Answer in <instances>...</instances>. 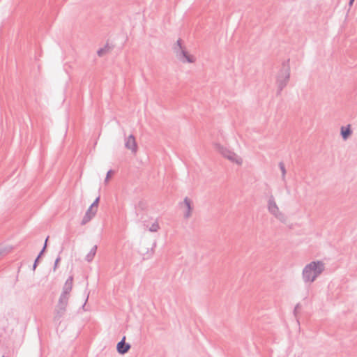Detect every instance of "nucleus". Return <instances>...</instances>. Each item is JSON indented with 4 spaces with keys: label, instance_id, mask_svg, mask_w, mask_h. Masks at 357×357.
I'll use <instances>...</instances> for the list:
<instances>
[{
    "label": "nucleus",
    "instance_id": "nucleus-2",
    "mask_svg": "<svg viewBox=\"0 0 357 357\" xmlns=\"http://www.w3.org/2000/svg\"><path fill=\"white\" fill-rule=\"evenodd\" d=\"M215 148L218 152L231 164L238 167L243 165V158L230 147L216 144Z\"/></svg>",
    "mask_w": 357,
    "mask_h": 357
},
{
    "label": "nucleus",
    "instance_id": "nucleus-13",
    "mask_svg": "<svg viewBox=\"0 0 357 357\" xmlns=\"http://www.w3.org/2000/svg\"><path fill=\"white\" fill-rule=\"evenodd\" d=\"M281 172H282V177L283 179H284L286 176V169L283 163H280L279 165Z\"/></svg>",
    "mask_w": 357,
    "mask_h": 357
},
{
    "label": "nucleus",
    "instance_id": "nucleus-9",
    "mask_svg": "<svg viewBox=\"0 0 357 357\" xmlns=\"http://www.w3.org/2000/svg\"><path fill=\"white\" fill-rule=\"evenodd\" d=\"M182 208L183 210L184 215L188 218L191 215L192 212V202L191 200L185 197L182 204Z\"/></svg>",
    "mask_w": 357,
    "mask_h": 357
},
{
    "label": "nucleus",
    "instance_id": "nucleus-6",
    "mask_svg": "<svg viewBox=\"0 0 357 357\" xmlns=\"http://www.w3.org/2000/svg\"><path fill=\"white\" fill-rule=\"evenodd\" d=\"M268 209L271 213H272L275 217L280 220H282L284 218V215L280 211L278 206L277 205L273 197L269 199L268 202Z\"/></svg>",
    "mask_w": 357,
    "mask_h": 357
},
{
    "label": "nucleus",
    "instance_id": "nucleus-10",
    "mask_svg": "<svg viewBox=\"0 0 357 357\" xmlns=\"http://www.w3.org/2000/svg\"><path fill=\"white\" fill-rule=\"evenodd\" d=\"M126 337H123L122 340L117 344V351L119 353L123 354L130 349V344L125 343Z\"/></svg>",
    "mask_w": 357,
    "mask_h": 357
},
{
    "label": "nucleus",
    "instance_id": "nucleus-17",
    "mask_svg": "<svg viewBox=\"0 0 357 357\" xmlns=\"http://www.w3.org/2000/svg\"><path fill=\"white\" fill-rule=\"evenodd\" d=\"M2 357H4V356H2Z\"/></svg>",
    "mask_w": 357,
    "mask_h": 357
},
{
    "label": "nucleus",
    "instance_id": "nucleus-4",
    "mask_svg": "<svg viewBox=\"0 0 357 357\" xmlns=\"http://www.w3.org/2000/svg\"><path fill=\"white\" fill-rule=\"evenodd\" d=\"M72 287L73 280L70 279L67 280L66 282L65 283L63 294L59 298V301L56 307V311L58 314H60L63 311H65L68 304V294L70 292Z\"/></svg>",
    "mask_w": 357,
    "mask_h": 357
},
{
    "label": "nucleus",
    "instance_id": "nucleus-5",
    "mask_svg": "<svg viewBox=\"0 0 357 357\" xmlns=\"http://www.w3.org/2000/svg\"><path fill=\"white\" fill-rule=\"evenodd\" d=\"M99 198L89 207L82 218V224L89 222L96 214L98 207Z\"/></svg>",
    "mask_w": 357,
    "mask_h": 357
},
{
    "label": "nucleus",
    "instance_id": "nucleus-12",
    "mask_svg": "<svg viewBox=\"0 0 357 357\" xmlns=\"http://www.w3.org/2000/svg\"><path fill=\"white\" fill-rule=\"evenodd\" d=\"M114 170H109L107 172V174H106V176H105V185H107L111 178H112V176H114Z\"/></svg>",
    "mask_w": 357,
    "mask_h": 357
},
{
    "label": "nucleus",
    "instance_id": "nucleus-8",
    "mask_svg": "<svg viewBox=\"0 0 357 357\" xmlns=\"http://www.w3.org/2000/svg\"><path fill=\"white\" fill-rule=\"evenodd\" d=\"M97 248V245H91L87 248L84 257L86 261H87L88 262L92 261V260L96 256Z\"/></svg>",
    "mask_w": 357,
    "mask_h": 357
},
{
    "label": "nucleus",
    "instance_id": "nucleus-14",
    "mask_svg": "<svg viewBox=\"0 0 357 357\" xmlns=\"http://www.w3.org/2000/svg\"><path fill=\"white\" fill-rule=\"evenodd\" d=\"M106 52V50L105 49H100V50L98 51V54L99 56H102L103 54Z\"/></svg>",
    "mask_w": 357,
    "mask_h": 357
},
{
    "label": "nucleus",
    "instance_id": "nucleus-16",
    "mask_svg": "<svg viewBox=\"0 0 357 357\" xmlns=\"http://www.w3.org/2000/svg\"><path fill=\"white\" fill-rule=\"evenodd\" d=\"M354 1V0H350V5H351L353 3V2Z\"/></svg>",
    "mask_w": 357,
    "mask_h": 357
},
{
    "label": "nucleus",
    "instance_id": "nucleus-11",
    "mask_svg": "<svg viewBox=\"0 0 357 357\" xmlns=\"http://www.w3.org/2000/svg\"><path fill=\"white\" fill-rule=\"evenodd\" d=\"M350 126V125H348L347 127H342L341 128V135L344 139L351 135Z\"/></svg>",
    "mask_w": 357,
    "mask_h": 357
},
{
    "label": "nucleus",
    "instance_id": "nucleus-3",
    "mask_svg": "<svg viewBox=\"0 0 357 357\" xmlns=\"http://www.w3.org/2000/svg\"><path fill=\"white\" fill-rule=\"evenodd\" d=\"M174 51L176 58L182 63H193L196 61V57L182 47L180 40L175 45Z\"/></svg>",
    "mask_w": 357,
    "mask_h": 357
},
{
    "label": "nucleus",
    "instance_id": "nucleus-15",
    "mask_svg": "<svg viewBox=\"0 0 357 357\" xmlns=\"http://www.w3.org/2000/svg\"><path fill=\"white\" fill-rule=\"evenodd\" d=\"M158 228V225H155L153 226V229H151L152 231H156Z\"/></svg>",
    "mask_w": 357,
    "mask_h": 357
},
{
    "label": "nucleus",
    "instance_id": "nucleus-7",
    "mask_svg": "<svg viewBox=\"0 0 357 357\" xmlns=\"http://www.w3.org/2000/svg\"><path fill=\"white\" fill-rule=\"evenodd\" d=\"M126 147L131 151L132 153H136L137 151V144L135 139V137L130 135L126 139L125 142Z\"/></svg>",
    "mask_w": 357,
    "mask_h": 357
},
{
    "label": "nucleus",
    "instance_id": "nucleus-1",
    "mask_svg": "<svg viewBox=\"0 0 357 357\" xmlns=\"http://www.w3.org/2000/svg\"><path fill=\"white\" fill-rule=\"evenodd\" d=\"M324 271L321 261H312L307 264L303 271V278L305 282L312 283Z\"/></svg>",
    "mask_w": 357,
    "mask_h": 357
}]
</instances>
